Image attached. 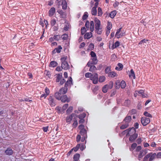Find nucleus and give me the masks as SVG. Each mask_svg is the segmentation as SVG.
Here are the masks:
<instances>
[{"mask_svg": "<svg viewBox=\"0 0 161 161\" xmlns=\"http://www.w3.org/2000/svg\"><path fill=\"white\" fill-rule=\"evenodd\" d=\"M124 132L125 133H127V135H130L131 133V132H132V133H135L131 135L130 138L129 140L130 141H134L136 138L137 137L138 135L137 134L135 133L136 130L135 129L134 127H132L130 129H127L125 130Z\"/></svg>", "mask_w": 161, "mask_h": 161, "instance_id": "obj_1", "label": "nucleus"}, {"mask_svg": "<svg viewBox=\"0 0 161 161\" xmlns=\"http://www.w3.org/2000/svg\"><path fill=\"white\" fill-rule=\"evenodd\" d=\"M68 88L67 87H63L60 89L58 92H57L55 93V96L56 98L58 100L60 99V97L61 95L65 94L67 92Z\"/></svg>", "mask_w": 161, "mask_h": 161, "instance_id": "obj_2", "label": "nucleus"}, {"mask_svg": "<svg viewBox=\"0 0 161 161\" xmlns=\"http://www.w3.org/2000/svg\"><path fill=\"white\" fill-rule=\"evenodd\" d=\"M66 58L64 57L61 58V67L62 69L64 70H67L69 68V65L68 62L66 61Z\"/></svg>", "mask_w": 161, "mask_h": 161, "instance_id": "obj_3", "label": "nucleus"}, {"mask_svg": "<svg viewBox=\"0 0 161 161\" xmlns=\"http://www.w3.org/2000/svg\"><path fill=\"white\" fill-rule=\"evenodd\" d=\"M113 83L112 82H110L108 84L104 85L102 88V91L104 93H106L108 89H111L113 87Z\"/></svg>", "mask_w": 161, "mask_h": 161, "instance_id": "obj_4", "label": "nucleus"}, {"mask_svg": "<svg viewBox=\"0 0 161 161\" xmlns=\"http://www.w3.org/2000/svg\"><path fill=\"white\" fill-rule=\"evenodd\" d=\"M79 129L80 130V133L82 136H87V131L84 128V125H80L79 126Z\"/></svg>", "mask_w": 161, "mask_h": 161, "instance_id": "obj_5", "label": "nucleus"}, {"mask_svg": "<svg viewBox=\"0 0 161 161\" xmlns=\"http://www.w3.org/2000/svg\"><path fill=\"white\" fill-rule=\"evenodd\" d=\"M156 156V154L155 153L152 154L150 153L147 154L144 158L143 161H147V159L149 158V161H152V160L155 158Z\"/></svg>", "mask_w": 161, "mask_h": 161, "instance_id": "obj_6", "label": "nucleus"}, {"mask_svg": "<svg viewBox=\"0 0 161 161\" xmlns=\"http://www.w3.org/2000/svg\"><path fill=\"white\" fill-rule=\"evenodd\" d=\"M48 103L52 107L54 106L56 104V100L54 97L50 96L48 98Z\"/></svg>", "mask_w": 161, "mask_h": 161, "instance_id": "obj_7", "label": "nucleus"}, {"mask_svg": "<svg viewBox=\"0 0 161 161\" xmlns=\"http://www.w3.org/2000/svg\"><path fill=\"white\" fill-rule=\"evenodd\" d=\"M90 79L92 81L93 84H97L98 82V75L97 73L92 74Z\"/></svg>", "mask_w": 161, "mask_h": 161, "instance_id": "obj_8", "label": "nucleus"}, {"mask_svg": "<svg viewBox=\"0 0 161 161\" xmlns=\"http://www.w3.org/2000/svg\"><path fill=\"white\" fill-rule=\"evenodd\" d=\"M141 122L143 125L145 126L150 123V119L149 118L143 117L141 119Z\"/></svg>", "mask_w": 161, "mask_h": 161, "instance_id": "obj_9", "label": "nucleus"}, {"mask_svg": "<svg viewBox=\"0 0 161 161\" xmlns=\"http://www.w3.org/2000/svg\"><path fill=\"white\" fill-rule=\"evenodd\" d=\"M147 153V150L146 149L144 150H142L140 151V153L138 155V159L139 160L142 158L143 156L145 155Z\"/></svg>", "mask_w": 161, "mask_h": 161, "instance_id": "obj_10", "label": "nucleus"}, {"mask_svg": "<svg viewBox=\"0 0 161 161\" xmlns=\"http://www.w3.org/2000/svg\"><path fill=\"white\" fill-rule=\"evenodd\" d=\"M59 100H60L62 102L64 103L66 102L68 103L70 101L69 99L68 98L67 96L66 95L63 96H61L60 97V99Z\"/></svg>", "mask_w": 161, "mask_h": 161, "instance_id": "obj_11", "label": "nucleus"}, {"mask_svg": "<svg viewBox=\"0 0 161 161\" xmlns=\"http://www.w3.org/2000/svg\"><path fill=\"white\" fill-rule=\"evenodd\" d=\"M116 85H119L122 88H125L126 86V84L125 81L123 80H122L120 83H119V82H116ZM116 87L117 89L119 88V86H116Z\"/></svg>", "mask_w": 161, "mask_h": 161, "instance_id": "obj_12", "label": "nucleus"}, {"mask_svg": "<svg viewBox=\"0 0 161 161\" xmlns=\"http://www.w3.org/2000/svg\"><path fill=\"white\" fill-rule=\"evenodd\" d=\"M94 21L95 23V28H98L99 27H101V22L97 18H95L94 19Z\"/></svg>", "mask_w": 161, "mask_h": 161, "instance_id": "obj_13", "label": "nucleus"}, {"mask_svg": "<svg viewBox=\"0 0 161 161\" xmlns=\"http://www.w3.org/2000/svg\"><path fill=\"white\" fill-rule=\"evenodd\" d=\"M5 153L7 155H12L13 153V151L12 150L11 147H8L5 152Z\"/></svg>", "mask_w": 161, "mask_h": 161, "instance_id": "obj_14", "label": "nucleus"}, {"mask_svg": "<svg viewBox=\"0 0 161 161\" xmlns=\"http://www.w3.org/2000/svg\"><path fill=\"white\" fill-rule=\"evenodd\" d=\"M55 12V9L53 7H52L49 10L48 14V15L50 17H52L53 16Z\"/></svg>", "mask_w": 161, "mask_h": 161, "instance_id": "obj_15", "label": "nucleus"}, {"mask_svg": "<svg viewBox=\"0 0 161 161\" xmlns=\"http://www.w3.org/2000/svg\"><path fill=\"white\" fill-rule=\"evenodd\" d=\"M62 49V47L61 46H58V47L57 48H55L52 52L54 54L56 53H60Z\"/></svg>", "mask_w": 161, "mask_h": 161, "instance_id": "obj_16", "label": "nucleus"}, {"mask_svg": "<svg viewBox=\"0 0 161 161\" xmlns=\"http://www.w3.org/2000/svg\"><path fill=\"white\" fill-rule=\"evenodd\" d=\"M57 12L60 14V17L61 18L64 19L66 18V14L65 12H64L62 10H58Z\"/></svg>", "mask_w": 161, "mask_h": 161, "instance_id": "obj_17", "label": "nucleus"}, {"mask_svg": "<svg viewBox=\"0 0 161 161\" xmlns=\"http://www.w3.org/2000/svg\"><path fill=\"white\" fill-rule=\"evenodd\" d=\"M136 92H137L138 95L139 96L142 97H146V96L145 95L144 93V91L142 90H136Z\"/></svg>", "mask_w": 161, "mask_h": 161, "instance_id": "obj_18", "label": "nucleus"}, {"mask_svg": "<svg viewBox=\"0 0 161 161\" xmlns=\"http://www.w3.org/2000/svg\"><path fill=\"white\" fill-rule=\"evenodd\" d=\"M72 78L71 77H70V78L66 82L64 87H65V86H66V87H67L68 86H71V84H72Z\"/></svg>", "mask_w": 161, "mask_h": 161, "instance_id": "obj_19", "label": "nucleus"}, {"mask_svg": "<svg viewBox=\"0 0 161 161\" xmlns=\"http://www.w3.org/2000/svg\"><path fill=\"white\" fill-rule=\"evenodd\" d=\"M131 119V116H127L125 118L124 120V121L126 124H128V123L130 122Z\"/></svg>", "mask_w": 161, "mask_h": 161, "instance_id": "obj_20", "label": "nucleus"}, {"mask_svg": "<svg viewBox=\"0 0 161 161\" xmlns=\"http://www.w3.org/2000/svg\"><path fill=\"white\" fill-rule=\"evenodd\" d=\"M75 115V114H72L71 115L67 117L66 119V121L67 122H70L72 120L73 117Z\"/></svg>", "mask_w": 161, "mask_h": 161, "instance_id": "obj_21", "label": "nucleus"}, {"mask_svg": "<svg viewBox=\"0 0 161 161\" xmlns=\"http://www.w3.org/2000/svg\"><path fill=\"white\" fill-rule=\"evenodd\" d=\"M92 36V34L91 32L86 33L84 36V38L88 39Z\"/></svg>", "mask_w": 161, "mask_h": 161, "instance_id": "obj_22", "label": "nucleus"}, {"mask_svg": "<svg viewBox=\"0 0 161 161\" xmlns=\"http://www.w3.org/2000/svg\"><path fill=\"white\" fill-rule=\"evenodd\" d=\"M56 81L57 82H59L62 79V73L58 74L56 77Z\"/></svg>", "mask_w": 161, "mask_h": 161, "instance_id": "obj_23", "label": "nucleus"}, {"mask_svg": "<svg viewBox=\"0 0 161 161\" xmlns=\"http://www.w3.org/2000/svg\"><path fill=\"white\" fill-rule=\"evenodd\" d=\"M108 76L109 77H114L117 76V74L114 72H110L108 73Z\"/></svg>", "mask_w": 161, "mask_h": 161, "instance_id": "obj_24", "label": "nucleus"}, {"mask_svg": "<svg viewBox=\"0 0 161 161\" xmlns=\"http://www.w3.org/2000/svg\"><path fill=\"white\" fill-rule=\"evenodd\" d=\"M123 65L121 63H119L117 65V66L116 67L115 69L118 70H120L123 69Z\"/></svg>", "mask_w": 161, "mask_h": 161, "instance_id": "obj_25", "label": "nucleus"}, {"mask_svg": "<svg viewBox=\"0 0 161 161\" xmlns=\"http://www.w3.org/2000/svg\"><path fill=\"white\" fill-rule=\"evenodd\" d=\"M92 15H95L97 14V10L96 7H93L92 9Z\"/></svg>", "mask_w": 161, "mask_h": 161, "instance_id": "obj_26", "label": "nucleus"}, {"mask_svg": "<svg viewBox=\"0 0 161 161\" xmlns=\"http://www.w3.org/2000/svg\"><path fill=\"white\" fill-rule=\"evenodd\" d=\"M121 28H119V29L117 30V31L116 32L115 36L117 37V38H119L120 37V36L121 35V34L120 33L121 30Z\"/></svg>", "mask_w": 161, "mask_h": 161, "instance_id": "obj_27", "label": "nucleus"}, {"mask_svg": "<svg viewBox=\"0 0 161 161\" xmlns=\"http://www.w3.org/2000/svg\"><path fill=\"white\" fill-rule=\"evenodd\" d=\"M90 30L91 32H92L94 30V23L93 21H91L90 23Z\"/></svg>", "mask_w": 161, "mask_h": 161, "instance_id": "obj_28", "label": "nucleus"}, {"mask_svg": "<svg viewBox=\"0 0 161 161\" xmlns=\"http://www.w3.org/2000/svg\"><path fill=\"white\" fill-rule=\"evenodd\" d=\"M116 11L114 10L112 11L110 14V16L111 18H114L116 14Z\"/></svg>", "mask_w": 161, "mask_h": 161, "instance_id": "obj_29", "label": "nucleus"}, {"mask_svg": "<svg viewBox=\"0 0 161 161\" xmlns=\"http://www.w3.org/2000/svg\"><path fill=\"white\" fill-rule=\"evenodd\" d=\"M67 3L65 1H62V5L63 9H66L67 7Z\"/></svg>", "mask_w": 161, "mask_h": 161, "instance_id": "obj_30", "label": "nucleus"}, {"mask_svg": "<svg viewBox=\"0 0 161 161\" xmlns=\"http://www.w3.org/2000/svg\"><path fill=\"white\" fill-rule=\"evenodd\" d=\"M96 32L98 34H101L102 32V30L101 27H99L98 28H95Z\"/></svg>", "mask_w": 161, "mask_h": 161, "instance_id": "obj_31", "label": "nucleus"}, {"mask_svg": "<svg viewBox=\"0 0 161 161\" xmlns=\"http://www.w3.org/2000/svg\"><path fill=\"white\" fill-rule=\"evenodd\" d=\"M80 157V155L78 153H76L74 156V160L78 161Z\"/></svg>", "mask_w": 161, "mask_h": 161, "instance_id": "obj_32", "label": "nucleus"}, {"mask_svg": "<svg viewBox=\"0 0 161 161\" xmlns=\"http://www.w3.org/2000/svg\"><path fill=\"white\" fill-rule=\"evenodd\" d=\"M91 62L93 64H96L97 63V57L92 58Z\"/></svg>", "mask_w": 161, "mask_h": 161, "instance_id": "obj_33", "label": "nucleus"}, {"mask_svg": "<svg viewBox=\"0 0 161 161\" xmlns=\"http://www.w3.org/2000/svg\"><path fill=\"white\" fill-rule=\"evenodd\" d=\"M119 42L117 41L112 46V49H114L117 47L119 46Z\"/></svg>", "mask_w": 161, "mask_h": 161, "instance_id": "obj_34", "label": "nucleus"}, {"mask_svg": "<svg viewBox=\"0 0 161 161\" xmlns=\"http://www.w3.org/2000/svg\"><path fill=\"white\" fill-rule=\"evenodd\" d=\"M137 144L136 143H134L131 145V147L130 148V150L132 151L136 147Z\"/></svg>", "mask_w": 161, "mask_h": 161, "instance_id": "obj_35", "label": "nucleus"}, {"mask_svg": "<svg viewBox=\"0 0 161 161\" xmlns=\"http://www.w3.org/2000/svg\"><path fill=\"white\" fill-rule=\"evenodd\" d=\"M57 64V63L55 61H52L50 63V66L53 67L56 66Z\"/></svg>", "mask_w": 161, "mask_h": 161, "instance_id": "obj_36", "label": "nucleus"}, {"mask_svg": "<svg viewBox=\"0 0 161 161\" xmlns=\"http://www.w3.org/2000/svg\"><path fill=\"white\" fill-rule=\"evenodd\" d=\"M129 125L125 123V124H123L121 126L120 129H124L128 127Z\"/></svg>", "mask_w": 161, "mask_h": 161, "instance_id": "obj_37", "label": "nucleus"}, {"mask_svg": "<svg viewBox=\"0 0 161 161\" xmlns=\"http://www.w3.org/2000/svg\"><path fill=\"white\" fill-rule=\"evenodd\" d=\"M103 12L101 8L99 7L98 8V14L99 16H101L103 14Z\"/></svg>", "mask_w": 161, "mask_h": 161, "instance_id": "obj_38", "label": "nucleus"}, {"mask_svg": "<svg viewBox=\"0 0 161 161\" xmlns=\"http://www.w3.org/2000/svg\"><path fill=\"white\" fill-rule=\"evenodd\" d=\"M129 76L130 77H132L134 79L135 78L134 72L133 70L132 69L130 70V74Z\"/></svg>", "mask_w": 161, "mask_h": 161, "instance_id": "obj_39", "label": "nucleus"}, {"mask_svg": "<svg viewBox=\"0 0 161 161\" xmlns=\"http://www.w3.org/2000/svg\"><path fill=\"white\" fill-rule=\"evenodd\" d=\"M105 78L104 76H100L99 79L98 81L99 82H102L104 81L105 80Z\"/></svg>", "mask_w": 161, "mask_h": 161, "instance_id": "obj_40", "label": "nucleus"}, {"mask_svg": "<svg viewBox=\"0 0 161 161\" xmlns=\"http://www.w3.org/2000/svg\"><path fill=\"white\" fill-rule=\"evenodd\" d=\"M96 69L97 68L96 67L92 65L91 66L89 69V71L93 72L94 70Z\"/></svg>", "mask_w": 161, "mask_h": 161, "instance_id": "obj_41", "label": "nucleus"}, {"mask_svg": "<svg viewBox=\"0 0 161 161\" xmlns=\"http://www.w3.org/2000/svg\"><path fill=\"white\" fill-rule=\"evenodd\" d=\"M86 116V114L84 113H83L79 115H78V117L80 119H84Z\"/></svg>", "mask_w": 161, "mask_h": 161, "instance_id": "obj_42", "label": "nucleus"}, {"mask_svg": "<svg viewBox=\"0 0 161 161\" xmlns=\"http://www.w3.org/2000/svg\"><path fill=\"white\" fill-rule=\"evenodd\" d=\"M73 110V107L72 106L69 107L66 111V113L67 114H69Z\"/></svg>", "mask_w": 161, "mask_h": 161, "instance_id": "obj_43", "label": "nucleus"}, {"mask_svg": "<svg viewBox=\"0 0 161 161\" xmlns=\"http://www.w3.org/2000/svg\"><path fill=\"white\" fill-rule=\"evenodd\" d=\"M92 74L90 73H87L85 74V76L86 78H90L91 79L92 75Z\"/></svg>", "mask_w": 161, "mask_h": 161, "instance_id": "obj_44", "label": "nucleus"}, {"mask_svg": "<svg viewBox=\"0 0 161 161\" xmlns=\"http://www.w3.org/2000/svg\"><path fill=\"white\" fill-rule=\"evenodd\" d=\"M80 144H79L77 145L75 147L73 148V149L74 152H75L77 151V150L80 148Z\"/></svg>", "mask_w": 161, "mask_h": 161, "instance_id": "obj_45", "label": "nucleus"}, {"mask_svg": "<svg viewBox=\"0 0 161 161\" xmlns=\"http://www.w3.org/2000/svg\"><path fill=\"white\" fill-rule=\"evenodd\" d=\"M88 17V15L87 14V13L86 12L83 16L82 18L83 20H85L87 19Z\"/></svg>", "mask_w": 161, "mask_h": 161, "instance_id": "obj_46", "label": "nucleus"}, {"mask_svg": "<svg viewBox=\"0 0 161 161\" xmlns=\"http://www.w3.org/2000/svg\"><path fill=\"white\" fill-rule=\"evenodd\" d=\"M144 114L146 116L148 117H150V118L152 117V116L151 115V114H150L148 113L147 112H144Z\"/></svg>", "mask_w": 161, "mask_h": 161, "instance_id": "obj_47", "label": "nucleus"}, {"mask_svg": "<svg viewBox=\"0 0 161 161\" xmlns=\"http://www.w3.org/2000/svg\"><path fill=\"white\" fill-rule=\"evenodd\" d=\"M45 94L47 96L50 93V91L47 88H46L45 90Z\"/></svg>", "mask_w": 161, "mask_h": 161, "instance_id": "obj_48", "label": "nucleus"}, {"mask_svg": "<svg viewBox=\"0 0 161 161\" xmlns=\"http://www.w3.org/2000/svg\"><path fill=\"white\" fill-rule=\"evenodd\" d=\"M56 23V20L55 19H52L51 21V25L52 26H54Z\"/></svg>", "mask_w": 161, "mask_h": 161, "instance_id": "obj_49", "label": "nucleus"}, {"mask_svg": "<svg viewBox=\"0 0 161 161\" xmlns=\"http://www.w3.org/2000/svg\"><path fill=\"white\" fill-rule=\"evenodd\" d=\"M86 31V30L85 27H82L81 29V33L82 35H83Z\"/></svg>", "mask_w": 161, "mask_h": 161, "instance_id": "obj_50", "label": "nucleus"}, {"mask_svg": "<svg viewBox=\"0 0 161 161\" xmlns=\"http://www.w3.org/2000/svg\"><path fill=\"white\" fill-rule=\"evenodd\" d=\"M80 144V149L81 150H83L86 147L85 145H83V144Z\"/></svg>", "mask_w": 161, "mask_h": 161, "instance_id": "obj_51", "label": "nucleus"}, {"mask_svg": "<svg viewBox=\"0 0 161 161\" xmlns=\"http://www.w3.org/2000/svg\"><path fill=\"white\" fill-rule=\"evenodd\" d=\"M130 103V101L129 100H125L124 102V104L125 105L127 106Z\"/></svg>", "mask_w": 161, "mask_h": 161, "instance_id": "obj_52", "label": "nucleus"}, {"mask_svg": "<svg viewBox=\"0 0 161 161\" xmlns=\"http://www.w3.org/2000/svg\"><path fill=\"white\" fill-rule=\"evenodd\" d=\"M110 70V68L109 67H107L106 69H105V73L108 74V73L109 72V71Z\"/></svg>", "mask_w": 161, "mask_h": 161, "instance_id": "obj_53", "label": "nucleus"}, {"mask_svg": "<svg viewBox=\"0 0 161 161\" xmlns=\"http://www.w3.org/2000/svg\"><path fill=\"white\" fill-rule=\"evenodd\" d=\"M90 54L91 57L92 58L96 57V55L95 53L93 51H91L90 53Z\"/></svg>", "mask_w": 161, "mask_h": 161, "instance_id": "obj_54", "label": "nucleus"}, {"mask_svg": "<svg viewBox=\"0 0 161 161\" xmlns=\"http://www.w3.org/2000/svg\"><path fill=\"white\" fill-rule=\"evenodd\" d=\"M81 137L80 135H77L76 137V141L77 142H79L80 141Z\"/></svg>", "mask_w": 161, "mask_h": 161, "instance_id": "obj_55", "label": "nucleus"}, {"mask_svg": "<svg viewBox=\"0 0 161 161\" xmlns=\"http://www.w3.org/2000/svg\"><path fill=\"white\" fill-rule=\"evenodd\" d=\"M90 23L88 21H87L86 23L85 26L87 29H89V28Z\"/></svg>", "mask_w": 161, "mask_h": 161, "instance_id": "obj_56", "label": "nucleus"}, {"mask_svg": "<svg viewBox=\"0 0 161 161\" xmlns=\"http://www.w3.org/2000/svg\"><path fill=\"white\" fill-rule=\"evenodd\" d=\"M60 81V85H62L65 81V80L63 78H62V79L59 81Z\"/></svg>", "mask_w": 161, "mask_h": 161, "instance_id": "obj_57", "label": "nucleus"}, {"mask_svg": "<svg viewBox=\"0 0 161 161\" xmlns=\"http://www.w3.org/2000/svg\"><path fill=\"white\" fill-rule=\"evenodd\" d=\"M68 107V104H64L63 107L62 108L63 110H65Z\"/></svg>", "mask_w": 161, "mask_h": 161, "instance_id": "obj_58", "label": "nucleus"}, {"mask_svg": "<svg viewBox=\"0 0 161 161\" xmlns=\"http://www.w3.org/2000/svg\"><path fill=\"white\" fill-rule=\"evenodd\" d=\"M53 38L55 40H58L59 39L60 36L58 35L54 36Z\"/></svg>", "mask_w": 161, "mask_h": 161, "instance_id": "obj_59", "label": "nucleus"}, {"mask_svg": "<svg viewBox=\"0 0 161 161\" xmlns=\"http://www.w3.org/2000/svg\"><path fill=\"white\" fill-rule=\"evenodd\" d=\"M147 41H148L147 40H146V39H145L142 40L140 42L139 44H142V43L143 42H146Z\"/></svg>", "mask_w": 161, "mask_h": 161, "instance_id": "obj_60", "label": "nucleus"}, {"mask_svg": "<svg viewBox=\"0 0 161 161\" xmlns=\"http://www.w3.org/2000/svg\"><path fill=\"white\" fill-rule=\"evenodd\" d=\"M77 124H78L77 121V120H75V121L73 124V125L74 126V127H75L77 125Z\"/></svg>", "mask_w": 161, "mask_h": 161, "instance_id": "obj_61", "label": "nucleus"}, {"mask_svg": "<svg viewBox=\"0 0 161 161\" xmlns=\"http://www.w3.org/2000/svg\"><path fill=\"white\" fill-rule=\"evenodd\" d=\"M62 69L61 67L58 66L56 68V70L57 71H61Z\"/></svg>", "mask_w": 161, "mask_h": 161, "instance_id": "obj_62", "label": "nucleus"}, {"mask_svg": "<svg viewBox=\"0 0 161 161\" xmlns=\"http://www.w3.org/2000/svg\"><path fill=\"white\" fill-rule=\"evenodd\" d=\"M87 136H82L80 140L82 142H83L85 140Z\"/></svg>", "mask_w": 161, "mask_h": 161, "instance_id": "obj_63", "label": "nucleus"}, {"mask_svg": "<svg viewBox=\"0 0 161 161\" xmlns=\"http://www.w3.org/2000/svg\"><path fill=\"white\" fill-rule=\"evenodd\" d=\"M119 4V3L117 2H116L113 4V6L114 8H116L118 6Z\"/></svg>", "mask_w": 161, "mask_h": 161, "instance_id": "obj_64", "label": "nucleus"}]
</instances>
